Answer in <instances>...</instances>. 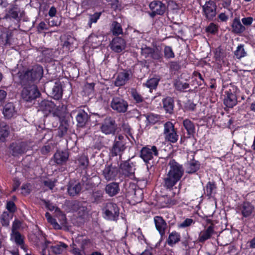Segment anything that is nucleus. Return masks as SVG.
Returning <instances> with one entry per match:
<instances>
[{"mask_svg":"<svg viewBox=\"0 0 255 255\" xmlns=\"http://www.w3.org/2000/svg\"><path fill=\"white\" fill-rule=\"evenodd\" d=\"M164 57L166 58H172L175 56L172 48L169 46H165L164 48Z\"/></svg>","mask_w":255,"mask_h":255,"instance_id":"46","label":"nucleus"},{"mask_svg":"<svg viewBox=\"0 0 255 255\" xmlns=\"http://www.w3.org/2000/svg\"><path fill=\"white\" fill-rule=\"evenodd\" d=\"M131 95L134 100L136 101V102L139 103L143 101V98L136 91H132L131 92Z\"/></svg>","mask_w":255,"mask_h":255,"instance_id":"54","label":"nucleus"},{"mask_svg":"<svg viewBox=\"0 0 255 255\" xmlns=\"http://www.w3.org/2000/svg\"><path fill=\"white\" fill-rule=\"evenodd\" d=\"M101 14V12H96L94 14L91 15L90 17V23H92L96 22L97 20L99 18Z\"/></svg>","mask_w":255,"mask_h":255,"instance_id":"55","label":"nucleus"},{"mask_svg":"<svg viewBox=\"0 0 255 255\" xmlns=\"http://www.w3.org/2000/svg\"><path fill=\"white\" fill-rule=\"evenodd\" d=\"M68 128V124L66 122H62L58 128V136L60 137H62L64 135H65L67 133Z\"/></svg>","mask_w":255,"mask_h":255,"instance_id":"44","label":"nucleus"},{"mask_svg":"<svg viewBox=\"0 0 255 255\" xmlns=\"http://www.w3.org/2000/svg\"><path fill=\"white\" fill-rule=\"evenodd\" d=\"M112 31L114 35H119L123 33V29L120 23L114 21L112 25Z\"/></svg>","mask_w":255,"mask_h":255,"instance_id":"41","label":"nucleus"},{"mask_svg":"<svg viewBox=\"0 0 255 255\" xmlns=\"http://www.w3.org/2000/svg\"><path fill=\"white\" fill-rule=\"evenodd\" d=\"M200 168V163L198 161L192 160L187 163V172L193 173L197 171Z\"/></svg>","mask_w":255,"mask_h":255,"instance_id":"33","label":"nucleus"},{"mask_svg":"<svg viewBox=\"0 0 255 255\" xmlns=\"http://www.w3.org/2000/svg\"><path fill=\"white\" fill-rule=\"evenodd\" d=\"M253 210L254 207L249 202H245L242 205V213L245 217L249 216L252 214Z\"/></svg>","mask_w":255,"mask_h":255,"instance_id":"35","label":"nucleus"},{"mask_svg":"<svg viewBox=\"0 0 255 255\" xmlns=\"http://www.w3.org/2000/svg\"><path fill=\"white\" fill-rule=\"evenodd\" d=\"M22 86L24 87L21 92V97L25 101H31L39 96V92L34 84L27 83Z\"/></svg>","mask_w":255,"mask_h":255,"instance_id":"4","label":"nucleus"},{"mask_svg":"<svg viewBox=\"0 0 255 255\" xmlns=\"http://www.w3.org/2000/svg\"><path fill=\"white\" fill-rule=\"evenodd\" d=\"M163 134L165 139L172 143H175L178 139L176 130L170 122H167L164 124Z\"/></svg>","mask_w":255,"mask_h":255,"instance_id":"6","label":"nucleus"},{"mask_svg":"<svg viewBox=\"0 0 255 255\" xmlns=\"http://www.w3.org/2000/svg\"><path fill=\"white\" fill-rule=\"evenodd\" d=\"M12 213H9L7 211L3 212L1 216L0 223L2 226H7L9 225V221L12 219Z\"/></svg>","mask_w":255,"mask_h":255,"instance_id":"34","label":"nucleus"},{"mask_svg":"<svg viewBox=\"0 0 255 255\" xmlns=\"http://www.w3.org/2000/svg\"><path fill=\"white\" fill-rule=\"evenodd\" d=\"M180 240V235L176 232L171 233L167 239V243L169 246H172L179 242Z\"/></svg>","mask_w":255,"mask_h":255,"instance_id":"32","label":"nucleus"},{"mask_svg":"<svg viewBox=\"0 0 255 255\" xmlns=\"http://www.w3.org/2000/svg\"><path fill=\"white\" fill-rule=\"evenodd\" d=\"M253 20V18L251 17H245L242 19L243 23L246 26L250 25L252 23Z\"/></svg>","mask_w":255,"mask_h":255,"instance_id":"59","label":"nucleus"},{"mask_svg":"<svg viewBox=\"0 0 255 255\" xmlns=\"http://www.w3.org/2000/svg\"><path fill=\"white\" fill-rule=\"evenodd\" d=\"M234 55L238 59H240L246 56V52L243 45L241 44L237 47L236 50L234 52Z\"/></svg>","mask_w":255,"mask_h":255,"instance_id":"43","label":"nucleus"},{"mask_svg":"<svg viewBox=\"0 0 255 255\" xmlns=\"http://www.w3.org/2000/svg\"><path fill=\"white\" fill-rule=\"evenodd\" d=\"M21 193L24 195H27L30 193V189L27 185H23L21 186Z\"/></svg>","mask_w":255,"mask_h":255,"instance_id":"64","label":"nucleus"},{"mask_svg":"<svg viewBox=\"0 0 255 255\" xmlns=\"http://www.w3.org/2000/svg\"><path fill=\"white\" fill-rule=\"evenodd\" d=\"M159 79L157 78H152L148 80L143 85L148 88L150 90L154 89L157 87Z\"/></svg>","mask_w":255,"mask_h":255,"instance_id":"39","label":"nucleus"},{"mask_svg":"<svg viewBox=\"0 0 255 255\" xmlns=\"http://www.w3.org/2000/svg\"><path fill=\"white\" fill-rule=\"evenodd\" d=\"M2 113L6 119H10L17 115V111L12 103L6 104L3 107Z\"/></svg>","mask_w":255,"mask_h":255,"instance_id":"21","label":"nucleus"},{"mask_svg":"<svg viewBox=\"0 0 255 255\" xmlns=\"http://www.w3.org/2000/svg\"><path fill=\"white\" fill-rule=\"evenodd\" d=\"M50 94L51 96L56 100H58L62 97V89L60 83H55Z\"/></svg>","mask_w":255,"mask_h":255,"instance_id":"29","label":"nucleus"},{"mask_svg":"<svg viewBox=\"0 0 255 255\" xmlns=\"http://www.w3.org/2000/svg\"><path fill=\"white\" fill-rule=\"evenodd\" d=\"M106 193L110 197L117 195L120 191V187L118 183L112 182L107 184L105 187Z\"/></svg>","mask_w":255,"mask_h":255,"instance_id":"25","label":"nucleus"},{"mask_svg":"<svg viewBox=\"0 0 255 255\" xmlns=\"http://www.w3.org/2000/svg\"><path fill=\"white\" fill-rule=\"evenodd\" d=\"M9 134L8 126L1 124L0 125V140H3Z\"/></svg>","mask_w":255,"mask_h":255,"instance_id":"38","label":"nucleus"},{"mask_svg":"<svg viewBox=\"0 0 255 255\" xmlns=\"http://www.w3.org/2000/svg\"><path fill=\"white\" fill-rule=\"evenodd\" d=\"M21 222L18 220H15L12 224L11 233L18 232L17 230L20 227Z\"/></svg>","mask_w":255,"mask_h":255,"instance_id":"52","label":"nucleus"},{"mask_svg":"<svg viewBox=\"0 0 255 255\" xmlns=\"http://www.w3.org/2000/svg\"><path fill=\"white\" fill-rule=\"evenodd\" d=\"M118 170L115 166L112 165H107L103 171V174L106 180L109 181L113 180L118 175Z\"/></svg>","mask_w":255,"mask_h":255,"instance_id":"16","label":"nucleus"},{"mask_svg":"<svg viewBox=\"0 0 255 255\" xmlns=\"http://www.w3.org/2000/svg\"><path fill=\"white\" fill-rule=\"evenodd\" d=\"M55 18L54 17H51L48 19V24L50 26H58L59 24V23L57 20H55Z\"/></svg>","mask_w":255,"mask_h":255,"instance_id":"61","label":"nucleus"},{"mask_svg":"<svg viewBox=\"0 0 255 255\" xmlns=\"http://www.w3.org/2000/svg\"><path fill=\"white\" fill-rule=\"evenodd\" d=\"M10 240L15 242L25 252H27L26 247L24 244V237L19 232L11 233L10 234Z\"/></svg>","mask_w":255,"mask_h":255,"instance_id":"22","label":"nucleus"},{"mask_svg":"<svg viewBox=\"0 0 255 255\" xmlns=\"http://www.w3.org/2000/svg\"><path fill=\"white\" fill-rule=\"evenodd\" d=\"M43 75V68L40 65L34 66L30 70L25 71L23 74L19 75L21 84L25 85L27 83L32 82L41 78Z\"/></svg>","mask_w":255,"mask_h":255,"instance_id":"2","label":"nucleus"},{"mask_svg":"<svg viewBox=\"0 0 255 255\" xmlns=\"http://www.w3.org/2000/svg\"><path fill=\"white\" fill-rule=\"evenodd\" d=\"M193 223V220L191 219H186L183 222L179 225L180 228H185L190 226Z\"/></svg>","mask_w":255,"mask_h":255,"instance_id":"53","label":"nucleus"},{"mask_svg":"<svg viewBox=\"0 0 255 255\" xmlns=\"http://www.w3.org/2000/svg\"><path fill=\"white\" fill-rule=\"evenodd\" d=\"M146 120L149 124L154 125L159 121V117L158 115L151 114L146 116Z\"/></svg>","mask_w":255,"mask_h":255,"instance_id":"48","label":"nucleus"},{"mask_svg":"<svg viewBox=\"0 0 255 255\" xmlns=\"http://www.w3.org/2000/svg\"><path fill=\"white\" fill-rule=\"evenodd\" d=\"M153 48L145 47L141 49V54L145 58H151Z\"/></svg>","mask_w":255,"mask_h":255,"instance_id":"49","label":"nucleus"},{"mask_svg":"<svg viewBox=\"0 0 255 255\" xmlns=\"http://www.w3.org/2000/svg\"><path fill=\"white\" fill-rule=\"evenodd\" d=\"M89 119L88 114L83 110L78 112L76 116L77 125L79 127H83L85 126Z\"/></svg>","mask_w":255,"mask_h":255,"instance_id":"26","label":"nucleus"},{"mask_svg":"<svg viewBox=\"0 0 255 255\" xmlns=\"http://www.w3.org/2000/svg\"><path fill=\"white\" fill-rule=\"evenodd\" d=\"M55 212L56 213V216L58 218L60 223L62 225L66 224V218L65 215L57 208L55 209Z\"/></svg>","mask_w":255,"mask_h":255,"instance_id":"47","label":"nucleus"},{"mask_svg":"<svg viewBox=\"0 0 255 255\" xmlns=\"http://www.w3.org/2000/svg\"><path fill=\"white\" fill-rule=\"evenodd\" d=\"M103 197V192L101 190L93 192L92 196V202L99 203L101 202Z\"/></svg>","mask_w":255,"mask_h":255,"instance_id":"42","label":"nucleus"},{"mask_svg":"<svg viewBox=\"0 0 255 255\" xmlns=\"http://www.w3.org/2000/svg\"><path fill=\"white\" fill-rule=\"evenodd\" d=\"M170 68L174 71L178 70L180 68V65L177 62L172 61L169 63Z\"/></svg>","mask_w":255,"mask_h":255,"instance_id":"57","label":"nucleus"},{"mask_svg":"<svg viewBox=\"0 0 255 255\" xmlns=\"http://www.w3.org/2000/svg\"><path fill=\"white\" fill-rule=\"evenodd\" d=\"M216 188V186L214 182H209L207 184L204 189L205 193L207 195V196L210 197L214 193V191L215 190Z\"/></svg>","mask_w":255,"mask_h":255,"instance_id":"40","label":"nucleus"},{"mask_svg":"<svg viewBox=\"0 0 255 255\" xmlns=\"http://www.w3.org/2000/svg\"><path fill=\"white\" fill-rule=\"evenodd\" d=\"M45 186L48 187L50 189H52L55 186L54 182L51 180H47L43 181Z\"/></svg>","mask_w":255,"mask_h":255,"instance_id":"60","label":"nucleus"},{"mask_svg":"<svg viewBox=\"0 0 255 255\" xmlns=\"http://www.w3.org/2000/svg\"><path fill=\"white\" fill-rule=\"evenodd\" d=\"M38 240L36 242V245L42 250V255H51L50 254L49 250H46L50 242L46 241L45 237L40 233L38 235Z\"/></svg>","mask_w":255,"mask_h":255,"instance_id":"17","label":"nucleus"},{"mask_svg":"<svg viewBox=\"0 0 255 255\" xmlns=\"http://www.w3.org/2000/svg\"><path fill=\"white\" fill-rule=\"evenodd\" d=\"M18 16V12L15 7L10 9L5 15L6 18H16Z\"/></svg>","mask_w":255,"mask_h":255,"instance_id":"50","label":"nucleus"},{"mask_svg":"<svg viewBox=\"0 0 255 255\" xmlns=\"http://www.w3.org/2000/svg\"><path fill=\"white\" fill-rule=\"evenodd\" d=\"M226 95L224 98V103L229 108H233L237 104V99L234 92L231 90L225 92Z\"/></svg>","mask_w":255,"mask_h":255,"instance_id":"19","label":"nucleus"},{"mask_svg":"<svg viewBox=\"0 0 255 255\" xmlns=\"http://www.w3.org/2000/svg\"><path fill=\"white\" fill-rule=\"evenodd\" d=\"M151 58L154 60L160 62H162L163 61V55L161 49L157 47L153 48Z\"/></svg>","mask_w":255,"mask_h":255,"instance_id":"36","label":"nucleus"},{"mask_svg":"<svg viewBox=\"0 0 255 255\" xmlns=\"http://www.w3.org/2000/svg\"><path fill=\"white\" fill-rule=\"evenodd\" d=\"M43 112L45 115L52 114L53 116H59L60 112L53 102L43 100L39 104V109Z\"/></svg>","mask_w":255,"mask_h":255,"instance_id":"7","label":"nucleus"},{"mask_svg":"<svg viewBox=\"0 0 255 255\" xmlns=\"http://www.w3.org/2000/svg\"><path fill=\"white\" fill-rule=\"evenodd\" d=\"M154 222L156 230L158 231L161 237L165 235V230L167 225L164 220L160 216H155L154 218Z\"/></svg>","mask_w":255,"mask_h":255,"instance_id":"18","label":"nucleus"},{"mask_svg":"<svg viewBox=\"0 0 255 255\" xmlns=\"http://www.w3.org/2000/svg\"><path fill=\"white\" fill-rule=\"evenodd\" d=\"M69 157L68 152L67 151H57L54 155L55 162L59 165L65 163Z\"/></svg>","mask_w":255,"mask_h":255,"instance_id":"23","label":"nucleus"},{"mask_svg":"<svg viewBox=\"0 0 255 255\" xmlns=\"http://www.w3.org/2000/svg\"><path fill=\"white\" fill-rule=\"evenodd\" d=\"M79 164L83 168H86L88 165V159L85 156H81L78 159Z\"/></svg>","mask_w":255,"mask_h":255,"instance_id":"51","label":"nucleus"},{"mask_svg":"<svg viewBox=\"0 0 255 255\" xmlns=\"http://www.w3.org/2000/svg\"><path fill=\"white\" fill-rule=\"evenodd\" d=\"M49 223H50L54 229H60V225L57 223L55 219L54 218H52L50 219L49 221H48Z\"/></svg>","mask_w":255,"mask_h":255,"instance_id":"62","label":"nucleus"},{"mask_svg":"<svg viewBox=\"0 0 255 255\" xmlns=\"http://www.w3.org/2000/svg\"><path fill=\"white\" fill-rule=\"evenodd\" d=\"M183 124L189 135H193L195 133L194 125L190 120L186 119L183 121Z\"/></svg>","mask_w":255,"mask_h":255,"instance_id":"37","label":"nucleus"},{"mask_svg":"<svg viewBox=\"0 0 255 255\" xmlns=\"http://www.w3.org/2000/svg\"><path fill=\"white\" fill-rule=\"evenodd\" d=\"M81 185L78 182H71L68 188V192L70 196H74L80 192Z\"/></svg>","mask_w":255,"mask_h":255,"instance_id":"27","label":"nucleus"},{"mask_svg":"<svg viewBox=\"0 0 255 255\" xmlns=\"http://www.w3.org/2000/svg\"><path fill=\"white\" fill-rule=\"evenodd\" d=\"M100 129L105 134H114L117 129L115 121L111 117L106 118L102 123Z\"/></svg>","mask_w":255,"mask_h":255,"instance_id":"9","label":"nucleus"},{"mask_svg":"<svg viewBox=\"0 0 255 255\" xmlns=\"http://www.w3.org/2000/svg\"><path fill=\"white\" fill-rule=\"evenodd\" d=\"M111 108L119 113H125L127 111L128 107V103L119 97L113 98L111 103Z\"/></svg>","mask_w":255,"mask_h":255,"instance_id":"13","label":"nucleus"},{"mask_svg":"<svg viewBox=\"0 0 255 255\" xmlns=\"http://www.w3.org/2000/svg\"><path fill=\"white\" fill-rule=\"evenodd\" d=\"M6 209L9 211V213H12L15 211V205L12 201H9L6 204Z\"/></svg>","mask_w":255,"mask_h":255,"instance_id":"58","label":"nucleus"},{"mask_svg":"<svg viewBox=\"0 0 255 255\" xmlns=\"http://www.w3.org/2000/svg\"><path fill=\"white\" fill-rule=\"evenodd\" d=\"M184 170L182 165L171 159L168 163V169L163 180V186L167 189L172 190L184 175Z\"/></svg>","mask_w":255,"mask_h":255,"instance_id":"1","label":"nucleus"},{"mask_svg":"<svg viewBox=\"0 0 255 255\" xmlns=\"http://www.w3.org/2000/svg\"><path fill=\"white\" fill-rule=\"evenodd\" d=\"M232 28V31L236 34L241 33L245 30V27L242 24L238 18H235L234 19Z\"/></svg>","mask_w":255,"mask_h":255,"instance_id":"28","label":"nucleus"},{"mask_svg":"<svg viewBox=\"0 0 255 255\" xmlns=\"http://www.w3.org/2000/svg\"><path fill=\"white\" fill-rule=\"evenodd\" d=\"M203 13L208 20H212L216 15L217 6L216 3L212 0L206 1L202 6Z\"/></svg>","mask_w":255,"mask_h":255,"instance_id":"10","label":"nucleus"},{"mask_svg":"<svg viewBox=\"0 0 255 255\" xmlns=\"http://www.w3.org/2000/svg\"><path fill=\"white\" fill-rule=\"evenodd\" d=\"M131 72L128 71H123L120 72L115 82V85L120 86L125 85L129 79Z\"/></svg>","mask_w":255,"mask_h":255,"instance_id":"20","label":"nucleus"},{"mask_svg":"<svg viewBox=\"0 0 255 255\" xmlns=\"http://www.w3.org/2000/svg\"><path fill=\"white\" fill-rule=\"evenodd\" d=\"M213 233V227L212 226H209L207 228L200 232L198 237L199 242L204 243L205 241L210 239Z\"/></svg>","mask_w":255,"mask_h":255,"instance_id":"24","label":"nucleus"},{"mask_svg":"<svg viewBox=\"0 0 255 255\" xmlns=\"http://www.w3.org/2000/svg\"><path fill=\"white\" fill-rule=\"evenodd\" d=\"M174 86L175 88L179 90L182 91L189 87V84L187 83H183L180 80H176L174 83Z\"/></svg>","mask_w":255,"mask_h":255,"instance_id":"45","label":"nucleus"},{"mask_svg":"<svg viewBox=\"0 0 255 255\" xmlns=\"http://www.w3.org/2000/svg\"><path fill=\"white\" fill-rule=\"evenodd\" d=\"M104 217L110 220H116L119 215V209L116 204L109 202L103 209Z\"/></svg>","mask_w":255,"mask_h":255,"instance_id":"5","label":"nucleus"},{"mask_svg":"<svg viewBox=\"0 0 255 255\" xmlns=\"http://www.w3.org/2000/svg\"><path fill=\"white\" fill-rule=\"evenodd\" d=\"M37 29L39 32H41L42 30L47 29V26L45 22L42 21L38 24Z\"/></svg>","mask_w":255,"mask_h":255,"instance_id":"63","label":"nucleus"},{"mask_svg":"<svg viewBox=\"0 0 255 255\" xmlns=\"http://www.w3.org/2000/svg\"><path fill=\"white\" fill-rule=\"evenodd\" d=\"M158 151L154 145L143 147L140 151V157L146 163L152 160L154 156H158Z\"/></svg>","mask_w":255,"mask_h":255,"instance_id":"8","label":"nucleus"},{"mask_svg":"<svg viewBox=\"0 0 255 255\" xmlns=\"http://www.w3.org/2000/svg\"><path fill=\"white\" fill-rule=\"evenodd\" d=\"M163 108L167 113H172L174 108V100L171 97H166L162 100Z\"/></svg>","mask_w":255,"mask_h":255,"instance_id":"31","label":"nucleus"},{"mask_svg":"<svg viewBox=\"0 0 255 255\" xmlns=\"http://www.w3.org/2000/svg\"><path fill=\"white\" fill-rule=\"evenodd\" d=\"M29 147L27 142L12 143L9 147L10 152L13 156H18L25 153Z\"/></svg>","mask_w":255,"mask_h":255,"instance_id":"12","label":"nucleus"},{"mask_svg":"<svg viewBox=\"0 0 255 255\" xmlns=\"http://www.w3.org/2000/svg\"><path fill=\"white\" fill-rule=\"evenodd\" d=\"M126 47V41L120 37L113 38L110 44L112 50L117 53H120L125 50Z\"/></svg>","mask_w":255,"mask_h":255,"instance_id":"15","label":"nucleus"},{"mask_svg":"<svg viewBox=\"0 0 255 255\" xmlns=\"http://www.w3.org/2000/svg\"><path fill=\"white\" fill-rule=\"evenodd\" d=\"M67 247L68 246L66 244L59 242L58 244L51 246L50 251L54 254H60L65 251Z\"/></svg>","mask_w":255,"mask_h":255,"instance_id":"30","label":"nucleus"},{"mask_svg":"<svg viewBox=\"0 0 255 255\" xmlns=\"http://www.w3.org/2000/svg\"><path fill=\"white\" fill-rule=\"evenodd\" d=\"M217 30V28L216 25L212 23L210 24V25L206 28V31L211 33H214Z\"/></svg>","mask_w":255,"mask_h":255,"instance_id":"56","label":"nucleus"},{"mask_svg":"<svg viewBox=\"0 0 255 255\" xmlns=\"http://www.w3.org/2000/svg\"><path fill=\"white\" fill-rule=\"evenodd\" d=\"M149 6L151 11L149 12V14L151 17H154L156 15H163L166 9L165 4L158 0L151 2Z\"/></svg>","mask_w":255,"mask_h":255,"instance_id":"11","label":"nucleus"},{"mask_svg":"<svg viewBox=\"0 0 255 255\" xmlns=\"http://www.w3.org/2000/svg\"><path fill=\"white\" fill-rule=\"evenodd\" d=\"M128 137L122 134H119L115 137L114 142L111 149L113 156L119 155L121 156L126 148V143Z\"/></svg>","mask_w":255,"mask_h":255,"instance_id":"3","label":"nucleus"},{"mask_svg":"<svg viewBox=\"0 0 255 255\" xmlns=\"http://www.w3.org/2000/svg\"><path fill=\"white\" fill-rule=\"evenodd\" d=\"M121 168L124 175L127 177L133 175L135 170V163L128 160L121 164Z\"/></svg>","mask_w":255,"mask_h":255,"instance_id":"14","label":"nucleus"}]
</instances>
